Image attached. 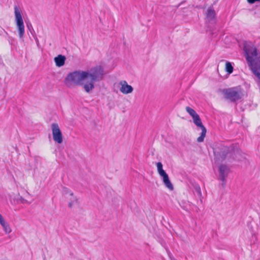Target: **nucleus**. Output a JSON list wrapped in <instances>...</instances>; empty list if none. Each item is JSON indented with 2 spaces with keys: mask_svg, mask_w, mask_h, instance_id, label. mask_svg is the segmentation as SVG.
I'll return each instance as SVG.
<instances>
[{
  "mask_svg": "<svg viewBox=\"0 0 260 260\" xmlns=\"http://www.w3.org/2000/svg\"><path fill=\"white\" fill-rule=\"evenodd\" d=\"M16 23L19 36L21 38L23 37L24 34V24L22 17H16Z\"/></svg>",
  "mask_w": 260,
  "mask_h": 260,
  "instance_id": "nucleus-9",
  "label": "nucleus"
},
{
  "mask_svg": "<svg viewBox=\"0 0 260 260\" xmlns=\"http://www.w3.org/2000/svg\"><path fill=\"white\" fill-rule=\"evenodd\" d=\"M156 166H157V172L159 175H161L163 173H166V172L163 170V168H162L163 166H162V164H161V162H157Z\"/></svg>",
  "mask_w": 260,
  "mask_h": 260,
  "instance_id": "nucleus-15",
  "label": "nucleus"
},
{
  "mask_svg": "<svg viewBox=\"0 0 260 260\" xmlns=\"http://www.w3.org/2000/svg\"><path fill=\"white\" fill-rule=\"evenodd\" d=\"M243 50L249 66L254 75L260 79V56H258L257 49L251 42H246Z\"/></svg>",
  "mask_w": 260,
  "mask_h": 260,
  "instance_id": "nucleus-2",
  "label": "nucleus"
},
{
  "mask_svg": "<svg viewBox=\"0 0 260 260\" xmlns=\"http://www.w3.org/2000/svg\"><path fill=\"white\" fill-rule=\"evenodd\" d=\"M194 191L198 194V195L200 197H201V196H202V192H201L200 187L199 185H195L194 186Z\"/></svg>",
  "mask_w": 260,
  "mask_h": 260,
  "instance_id": "nucleus-17",
  "label": "nucleus"
},
{
  "mask_svg": "<svg viewBox=\"0 0 260 260\" xmlns=\"http://www.w3.org/2000/svg\"><path fill=\"white\" fill-rule=\"evenodd\" d=\"M185 109L187 112L192 117V118L198 114L193 109L189 107H186Z\"/></svg>",
  "mask_w": 260,
  "mask_h": 260,
  "instance_id": "nucleus-16",
  "label": "nucleus"
},
{
  "mask_svg": "<svg viewBox=\"0 0 260 260\" xmlns=\"http://www.w3.org/2000/svg\"><path fill=\"white\" fill-rule=\"evenodd\" d=\"M104 75L103 68L98 66L85 71H76L70 73L65 78L64 83L68 87L82 85L87 93H90L95 88V83L103 80Z\"/></svg>",
  "mask_w": 260,
  "mask_h": 260,
  "instance_id": "nucleus-1",
  "label": "nucleus"
},
{
  "mask_svg": "<svg viewBox=\"0 0 260 260\" xmlns=\"http://www.w3.org/2000/svg\"><path fill=\"white\" fill-rule=\"evenodd\" d=\"M20 200L21 201L22 203L24 204V203H27V201L26 200H25L24 199H23L22 197H20Z\"/></svg>",
  "mask_w": 260,
  "mask_h": 260,
  "instance_id": "nucleus-22",
  "label": "nucleus"
},
{
  "mask_svg": "<svg viewBox=\"0 0 260 260\" xmlns=\"http://www.w3.org/2000/svg\"><path fill=\"white\" fill-rule=\"evenodd\" d=\"M234 159L240 160L239 158H237V156H236V157H234Z\"/></svg>",
  "mask_w": 260,
  "mask_h": 260,
  "instance_id": "nucleus-24",
  "label": "nucleus"
},
{
  "mask_svg": "<svg viewBox=\"0 0 260 260\" xmlns=\"http://www.w3.org/2000/svg\"><path fill=\"white\" fill-rule=\"evenodd\" d=\"M27 27H28V28L29 29H30V28H29V25H27Z\"/></svg>",
  "mask_w": 260,
  "mask_h": 260,
  "instance_id": "nucleus-25",
  "label": "nucleus"
},
{
  "mask_svg": "<svg viewBox=\"0 0 260 260\" xmlns=\"http://www.w3.org/2000/svg\"><path fill=\"white\" fill-rule=\"evenodd\" d=\"M224 98L232 102L240 100L244 96V90L241 86H236L222 90Z\"/></svg>",
  "mask_w": 260,
  "mask_h": 260,
  "instance_id": "nucleus-3",
  "label": "nucleus"
},
{
  "mask_svg": "<svg viewBox=\"0 0 260 260\" xmlns=\"http://www.w3.org/2000/svg\"><path fill=\"white\" fill-rule=\"evenodd\" d=\"M215 17H206V22H207V21H212V22H214L215 21Z\"/></svg>",
  "mask_w": 260,
  "mask_h": 260,
  "instance_id": "nucleus-20",
  "label": "nucleus"
},
{
  "mask_svg": "<svg viewBox=\"0 0 260 260\" xmlns=\"http://www.w3.org/2000/svg\"><path fill=\"white\" fill-rule=\"evenodd\" d=\"M14 10L15 16H21L20 10L17 6H15Z\"/></svg>",
  "mask_w": 260,
  "mask_h": 260,
  "instance_id": "nucleus-18",
  "label": "nucleus"
},
{
  "mask_svg": "<svg viewBox=\"0 0 260 260\" xmlns=\"http://www.w3.org/2000/svg\"><path fill=\"white\" fill-rule=\"evenodd\" d=\"M193 122L198 127L200 128L202 132L200 137L197 138V142L201 143L204 141L206 136L207 130L206 127L203 125L201 119L198 114L192 117Z\"/></svg>",
  "mask_w": 260,
  "mask_h": 260,
  "instance_id": "nucleus-5",
  "label": "nucleus"
},
{
  "mask_svg": "<svg viewBox=\"0 0 260 260\" xmlns=\"http://www.w3.org/2000/svg\"><path fill=\"white\" fill-rule=\"evenodd\" d=\"M232 150V148L220 145L214 149V153L217 160L222 161Z\"/></svg>",
  "mask_w": 260,
  "mask_h": 260,
  "instance_id": "nucleus-4",
  "label": "nucleus"
},
{
  "mask_svg": "<svg viewBox=\"0 0 260 260\" xmlns=\"http://www.w3.org/2000/svg\"><path fill=\"white\" fill-rule=\"evenodd\" d=\"M119 84L121 85L119 90L122 93L127 94L133 91V87L131 85H128L126 81H121Z\"/></svg>",
  "mask_w": 260,
  "mask_h": 260,
  "instance_id": "nucleus-8",
  "label": "nucleus"
},
{
  "mask_svg": "<svg viewBox=\"0 0 260 260\" xmlns=\"http://www.w3.org/2000/svg\"><path fill=\"white\" fill-rule=\"evenodd\" d=\"M0 224L2 226L4 231L6 234H9L11 232L12 230L9 223L6 222L5 220Z\"/></svg>",
  "mask_w": 260,
  "mask_h": 260,
  "instance_id": "nucleus-13",
  "label": "nucleus"
},
{
  "mask_svg": "<svg viewBox=\"0 0 260 260\" xmlns=\"http://www.w3.org/2000/svg\"><path fill=\"white\" fill-rule=\"evenodd\" d=\"M66 58L62 55H58L54 59L55 65L58 67H61L64 64Z\"/></svg>",
  "mask_w": 260,
  "mask_h": 260,
  "instance_id": "nucleus-12",
  "label": "nucleus"
},
{
  "mask_svg": "<svg viewBox=\"0 0 260 260\" xmlns=\"http://www.w3.org/2000/svg\"><path fill=\"white\" fill-rule=\"evenodd\" d=\"M52 136L54 141L58 144L62 142V135L57 123H53L51 124Z\"/></svg>",
  "mask_w": 260,
  "mask_h": 260,
  "instance_id": "nucleus-6",
  "label": "nucleus"
},
{
  "mask_svg": "<svg viewBox=\"0 0 260 260\" xmlns=\"http://www.w3.org/2000/svg\"><path fill=\"white\" fill-rule=\"evenodd\" d=\"M236 153L238 154V151H236Z\"/></svg>",
  "mask_w": 260,
  "mask_h": 260,
  "instance_id": "nucleus-26",
  "label": "nucleus"
},
{
  "mask_svg": "<svg viewBox=\"0 0 260 260\" xmlns=\"http://www.w3.org/2000/svg\"><path fill=\"white\" fill-rule=\"evenodd\" d=\"M229 173V168L224 165H221L219 167V178L222 181L221 185L224 187L226 184V178Z\"/></svg>",
  "mask_w": 260,
  "mask_h": 260,
  "instance_id": "nucleus-7",
  "label": "nucleus"
},
{
  "mask_svg": "<svg viewBox=\"0 0 260 260\" xmlns=\"http://www.w3.org/2000/svg\"><path fill=\"white\" fill-rule=\"evenodd\" d=\"M160 176L162 178V182L165 186L170 190H173V185L170 180L169 176L166 172L160 175Z\"/></svg>",
  "mask_w": 260,
  "mask_h": 260,
  "instance_id": "nucleus-10",
  "label": "nucleus"
},
{
  "mask_svg": "<svg viewBox=\"0 0 260 260\" xmlns=\"http://www.w3.org/2000/svg\"><path fill=\"white\" fill-rule=\"evenodd\" d=\"M63 191L65 193H69L71 197V198L70 199V202L69 203V207L70 208H72L74 205L77 203L78 200L76 197L73 196V193L71 191L69 190L68 188H64Z\"/></svg>",
  "mask_w": 260,
  "mask_h": 260,
  "instance_id": "nucleus-11",
  "label": "nucleus"
},
{
  "mask_svg": "<svg viewBox=\"0 0 260 260\" xmlns=\"http://www.w3.org/2000/svg\"><path fill=\"white\" fill-rule=\"evenodd\" d=\"M233 67L232 63L229 61H226L225 63V71L229 74L233 72Z\"/></svg>",
  "mask_w": 260,
  "mask_h": 260,
  "instance_id": "nucleus-14",
  "label": "nucleus"
},
{
  "mask_svg": "<svg viewBox=\"0 0 260 260\" xmlns=\"http://www.w3.org/2000/svg\"><path fill=\"white\" fill-rule=\"evenodd\" d=\"M249 4H253L256 2H259L260 0H247Z\"/></svg>",
  "mask_w": 260,
  "mask_h": 260,
  "instance_id": "nucleus-21",
  "label": "nucleus"
},
{
  "mask_svg": "<svg viewBox=\"0 0 260 260\" xmlns=\"http://www.w3.org/2000/svg\"><path fill=\"white\" fill-rule=\"evenodd\" d=\"M215 15V12L213 10L209 9L208 10L207 16H214Z\"/></svg>",
  "mask_w": 260,
  "mask_h": 260,
  "instance_id": "nucleus-19",
  "label": "nucleus"
},
{
  "mask_svg": "<svg viewBox=\"0 0 260 260\" xmlns=\"http://www.w3.org/2000/svg\"><path fill=\"white\" fill-rule=\"evenodd\" d=\"M4 221H5L4 218H3L2 215L1 214L0 215V223H1L2 222H3Z\"/></svg>",
  "mask_w": 260,
  "mask_h": 260,
  "instance_id": "nucleus-23",
  "label": "nucleus"
}]
</instances>
